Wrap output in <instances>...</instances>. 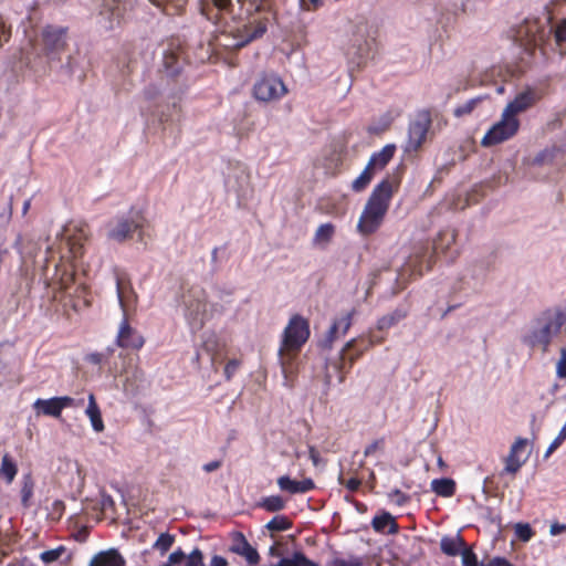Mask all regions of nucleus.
Listing matches in <instances>:
<instances>
[{"instance_id": "obj_1", "label": "nucleus", "mask_w": 566, "mask_h": 566, "mask_svg": "<svg viewBox=\"0 0 566 566\" xmlns=\"http://www.w3.org/2000/svg\"><path fill=\"white\" fill-rule=\"evenodd\" d=\"M201 0V13L214 25L220 27L214 36V50L234 52L264 35L273 18L269 0Z\"/></svg>"}, {"instance_id": "obj_2", "label": "nucleus", "mask_w": 566, "mask_h": 566, "mask_svg": "<svg viewBox=\"0 0 566 566\" xmlns=\"http://www.w3.org/2000/svg\"><path fill=\"white\" fill-rule=\"evenodd\" d=\"M310 335V323L300 314H294L290 318L282 333L277 356L284 384L289 387L294 386L298 371L297 359Z\"/></svg>"}, {"instance_id": "obj_3", "label": "nucleus", "mask_w": 566, "mask_h": 566, "mask_svg": "<svg viewBox=\"0 0 566 566\" xmlns=\"http://www.w3.org/2000/svg\"><path fill=\"white\" fill-rule=\"evenodd\" d=\"M565 325L566 305L546 308L533 319V326L523 336L522 342L531 348L539 347L545 354Z\"/></svg>"}, {"instance_id": "obj_4", "label": "nucleus", "mask_w": 566, "mask_h": 566, "mask_svg": "<svg viewBox=\"0 0 566 566\" xmlns=\"http://www.w3.org/2000/svg\"><path fill=\"white\" fill-rule=\"evenodd\" d=\"M392 196L394 185L388 178L381 180L374 188L357 223L360 234L365 237L374 234L381 227Z\"/></svg>"}, {"instance_id": "obj_5", "label": "nucleus", "mask_w": 566, "mask_h": 566, "mask_svg": "<svg viewBox=\"0 0 566 566\" xmlns=\"http://www.w3.org/2000/svg\"><path fill=\"white\" fill-rule=\"evenodd\" d=\"M116 291L119 305L124 312L123 319L118 327V333L115 343L118 347L124 349L139 350L145 345L144 336L137 329L130 326L127 317V293L134 294L129 281L124 277H116Z\"/></svg>"}, {"instance_id": "obj_6", "label": "nucleus", "mask_w": 566, "mask_h": 566, "mask_svg": "<svg viewBox=\"0 0 566 566\" xmlns=\"http://www.w3.org/2000/svg\"><path fill=\"white\" fill-rule=\"evenodd\" d=\"M69 43V28L59 24H46L41 29L38 45L48 59L60 60Z\"/></svg>"}, {"instance_id": "obj_7", "label": "nucleus", "mask_w": 566, "mask_h": 566, "mask_svg": "<svg viewBox=\"0 0 566 566\" xmlns=\"http://www.w3.org/2000/svg\"><path fill=\"white\" fill-rule=\"evenodd\" d=\"M521 122L502 112L501 118L496 122L483 136L481 145L483 147H492L513 138L520 130Z\"/></svg>"}, {"instance_id": "obj_8", "label": "nucleus", "mask_w": 566, "mask_h": 566, "mask_svg": "<svg viewBox=\"0 0 566 566\" xmlns=\"http://www.w3.org/2000/svg\"><path fill=\"white\" fill-rule=\"evenodd\" d=\"M287 94L284 82L274 74H263L253 85V96L261 102H274Z\"/></svg>"}, {"instance_id": "obj_9", "label": "nucleus", "mask_w": 566, "mask_h": 566, "mask_svg": "<svg viewBox=\"0 0 566 566\" xmlns=\"http://www.w3.org/2000/svg\"><path fill=\"white\" fill-rule=\"evenodd\" d=\"M431 113L428 109L418 112L416 119L409 124L407 150L417 151L426 142L431 127Z\"/></svg>"}, {"instance_id": "obj_10", "label": "nucleus", "mask_w": 566, "mask_h": 566, "mask_svg": "<svg viewBox=\"0 0 566 566\" xmlns=\"http://www.w3.org/2000/svg\"><path fill=\"white\" fill-rule=\"evenodd\" d=\"M544 97V91L537 87L527 86L517 93L513 101L507 103L505 111L511 116L518 118V114L524 113L534 107Z\"/></svg>"}, {"instance_id": "obj_11", "label": "nucleus", "mask_w": 566, "mask_h": 566, "mask_svg": "<svg viewBox=\"0 0 566 566\" xmlns=\"http://www.w3.org/2000/svg\"><path fill=\"white\" fill-rule=\"evenodd\" d=\"M75 406V399L69 396L53 397L50 399H36L33 409L38 415L59 418L64 408Z\"/></svg>"}, {"instance_id": "obj_12", "label": "nucleus", "mask_w": 566, "mask_h": 566, "mask_svg": "<svg viewBox=\"0 0 566 566\" xmlns=\"http://www.w3.org/2000/svg\"><path fill=\"white\" fill-rule=\"evenodd\" d=\"M528 440L526 438H517L511 446L509 454L504 459V469L502 474H516L526 462L528 454H525Z\"/></svg>"}, {"instance_id": "obj_13", "label": "nucleus", "mask_w": 566, "mask_h": 566, "mask_svg": "<svg viewBox=\"0 0 566 566\" xmlns=\"http://www.w3.org/2000/svg\"><path fill=\"white\" fill-rule=\"evenodd\" d=\"M143 221L144 217L139 213L134 219L122 218L117 221V224L109 230L108 238L117 242H123L132 238L133 233L143 227Z\"/></svg>"}, {"instance_id": "obj_14", "label": "nucleus", "mask_w": 566, "mask_h": 566, "mask_svg": "<svg viewBox=\"0 0 566 566\" xmlns=\"http://www.w3.org/2000/svg\"><path fill=\"white\" fill-rule=\"evenodd\" d=\"M87 240V233L83 228L75 229L65 241L67 249V255H63L62 259L73 261L81 258L84 253V243Z\"/></svg>"}, {"instance_id": "obj_15", "label": "nucleus", "mask_w": 566, "mask_h": 566, "mask_svg": "<svg viewBox=\"0 0 566 566\" xmlns=\"http://www.w3.org/2000/svg\"><path fill=\"white\" fill-rule=\"evenodd\" d=\"M277 485L282 491L291 494L307 493L315 489V483L311 478L301 481L292 480L289 475H282L277 479Z\"/></svg>"}, {"instance_id": "obj_16", "label": "nucleus", "mask_w": 566, "mask_h": 566, "mask_svg": "<svg viewBox=\"0 0 566 566\" xmlns=\"http://www.w3.org/2000/svg\"><path fill=\"white\" fill-rule=\"evenodd\" d=\"M126 562L117 549L103 551L94 555L88 566H125Z\"/></svg>"}, {"instance_id": "obj_17", "label": "nucleus", "mask_w": 566, "mask_h": 566, "mask_svg": "<svg viewBox=\"0 0 566 566\" xmlns=\"http://www.w3.org/2000/svg\"><path fill=\"white\" fill-rule=\"evenodd\" d=\"M408 314L409 307L406 305H400L397 308H395L391 313L381 316L377 321V329L380 332L388 331L389 328L405 319L408 316Z\"/></svg>"}, {"instance_id": "obj_18", "label": "nucleus", "mask_w": 566, "mask_h": 566, "mask_svg": "<svg viewBox=\"0 0 566 566\" xmlns=\"http://www.w3.org/2000/svg\"><path fill=\"white\" fill-rule=\"evenodd\" d=\"M239 543L232 545L231 552L245 558L249 565H256L260 562L258 551L250 545L243 534L239 533Z\"/></svg>"}, {"instance_id": "obj_19", "label": "nucleus", "mask_w": 566, "mask_h": 566, "mask_svg": "<svg viewBox=\"0 0 566 566\" xmlns=\"http://www.w3.org/2000/svg\"><path fill=\"white\" fill-rule=\"evenodd\" d=\"M356 314V310L353 308L346 315L336 319L332 326L329 327L326 336V343H328V347H331L332 343L337 338L338 331L342 329V334H346L349 327L352 326V321L354 315Z\"/></svg>"}, {"instance_id": "obj_20", "label": "nucleus", "mask_w": 566, "mask_h": 566, "mask_svg": "<svg viewBox=\"0 0 566 566\" xmlns=\"http://www.w3.org/2000/svg\"><path fill=\"white\" fill-rule=\"evenodd\" d=\"M396 153V146L392 144L386 145L381 150L374 153L368 161V166L376 170H382L388 163L392 159Z\"/></svg>"}, {"instance_id": "obj_21", "label": "nucleus", "mask_w": 566, "mask_h": 566, "mask_svg": "<svg viewBox=\"0 0 566 566\" xmlns=\"http://www.w3.org/2000/svg\"><path fill=\"white\" fill-rule=\"evenodd\" d=\"M182 59L176 52L168 51L163 57V69L160 70L167 77H176L182 70Z\"/></svg>"}, {"instance_id": "obj_22", "label": "nucleus", "mask_w": 566, "mask_h": 566, "mask_svg": "<svg viewBox=\"0 0 566 566\" xmlns=\"http://www.w3.org/2000/svg\"><path fill=\"white\" fill-rule=\"evenodd\" d=\"M86 416L90 418L93 429L96 432H102L105 429L104 421L102 419L101 409L95 400L93 394L88 395V405L85 410Z\"/></svg>"}, {"instance_id": "obj_23", "label": "nucleus", "mask_w": 566, "mask_h": 566, "mask_svg": "<svg viewBox=\"0 0 566 566\" xmlns=\"http://www.w3.org/2000/svg\"><path fill=\"white\" fill-rule=\"evenodd\" d=\"M431 490L439 496L451 497L455 494V481L450 478L434 479L431 481Z\"/></svg>"}, {"instance_id": "obj_24", "label": "nucleus", "mask_w": 566, "mask_h": 566, "mask_svg": "<svg viewBox=\"0 0 566 566\" xmlns=\"http://www.w3.org/2000/svg\"><path fill=\"white\" fill-rule=\"evenodd\" d=\"M371 526L376 532H384L389 526V534H396L399 530L395 517L388 512L376 515L371 521Z\"/></svg>"}, {"instance_id": "obj_25", "label": "nucleus", "mask_w": 566, "mask_h": 566, "mask_svg": "<svg viewBox=\"0 0 566 566\" xmlns=\"http://www.w3.org/2000/svg\"><path fill=\"white\" fill-rule=\"evenodd\" d=\"M465 542L461 536L450 537L446 536L440 542V548L442 553L448 556H457L461 553V548H464Z\"/></svg>"}, {"instance_id": "obj_26", "label": "nucleus", "mask_w": 566, "mask_h": 566, "mask_svg": "<svg viewBox=\"0 0 566 566\" xmlns=\"http://www.w3.org/2000/svg\"><path fill=\"white\" fill-rule=\"evenodd\" d=\"M92 502H93L92 509L97 512L96 516L98 518H102L109 512L114 513V511H115V502H114L113 497L106 493H101L99 497Z\"/></svg>"}, {"instance_id": "obj_27", "label": "nucleus", "mask_w": 566, "mask_h": 566, "mask_svg": "<svg viewBox=\"0 0 566 566\" xmlns=\"http://www.w3.org/2000/svg\"><path fill=\"white\" fill-rule=\"evenodd\" d=\"M270 566H319L317 563L308 559L304 553L295 552L292 557H283L276 564Z\"/></svg>"}, {"instance_id": "obj_28", "label": "nucleus", "mask_w": 566, "mask_h": 566, "mask_svg": "<svg viewBox=\"0 0 566 566\" xmlns=\"http://www.w3.org/2000/svg\"><path fill=\"white\" fill-rule=\"evenodd\" d=\"M335 234V226L331 222L321 224L314 234L313 242L318 245H327Z\"/></svg>"}, {"instance_id": "obj_29", "label": "nucleus", "mask_w": 566, "mask_h": 566, "mask_svg": "<svg viewBox=\"0 0 566 566\" xmlns=\"http://www.w3.org/2000/svg\"><path fill=\"white\" fill-rule=\"evenodd\" d=\"M0 473L3 475L7 483L9 484L14 480L18 473L17 463L9 453H6L2 457Z\"/></svg>"}, {"instance_id": "obj_30", "label": "nucleus", "mask_w": 566, "mask_h": 566, "mask_svg": "<svg viewBox=\"0 0 566 566\" xmlns=\"http://www.w3.org/2000/svg\"><path fill=\"white\" fill-rule=\"evenodd\" d=\"M375 170L366 165L361 174L352 182V190L355 192L364 191L373 180Z\"/></svg>"}, {"instance_id": "obj_31", "label": "nucleus", "mask_w": 566, "mask_h": 566, "mask_svg": "<svg viewBox=\"0 0 566 566\" xmlns=\"http://www.w3.org/2000/svg\"><path fill=\"white\" fill-rule=\"evenodd\" d=\"M259 505H260V507L264 509L265 511L273 513V512L282 511L285 507L286 503L282 496L271 495V496L263 497Z\"/></svg>"}, {"instance_id": "obj_32", "label": "nucleus", "mask_w": 566, "mask_h": 566, "mask_svg": "<svg viewBox=\"0 0 566 566\" xmlns=\"http://www.w3.org/2000/svg\"><path fill=\"white\" fill-rule=\"evenodd\" d=\"M293 522L285 515H276L268 522L266 528L271 532H283L292 528Z\"/></svg>"}, {"instance_id": "obj_33", "label": "nucleus", "mask_w": 566, "mask_h": 566, "mask_svg": "<svg viewBox=\"0 0 566 566\" xmlns=\"http://www.w3.org/2000/svg\"><path fill=\"white\" fill-rule=\"evenodd\" d=\"M175 543V535L169 533H161L157 541L154 543L153 548L160 552L161 555L166 554Z\"/></svg>"}, {"instance_id": "obj_34", "label": "nucleus", "mask_w": 566, "mask_h": 566, "mask_svg": "<svg viewBox=\"0 0 566 566\" xmlns=\"http://www.w3.org/2000/svg\"><path fill=\"white\" fill-rule=\"evenodd\" d=\"M515 534L521 541L528 542L533 537L534 531L527 523H517L515 525Z\"/></svg>"}, {"instance_id": "obj_35", "label": "nucleus", "mask_w": 566, "mask_h": 566, "mask_svg": "<svg viewBox=\"0 0 566 566\" xmlns=\"http://www.w3.org/2000/svg\"><path fill=\"white\" fill-rule=\"evenodd\" d=\"M478 103H479V99L472 98V99L465 102L464 104L459 105L458 107H455V109L453 112L454 116L461 117V116L471 114L473 112V109L476 107Z\"/></svg>"}, {"instance_id": "obj_36", "label": "nucleus", "mask_w": 566, "mask_h": 566, "mask_svg": "<svg viewBox=\"0 0 566 566\" xmlns=\"http://www.w3.org/2000/svg\"><path fill=\"white\" fill-rule=\"evenodd\" d=\"M241 365H242L241 359H237V358L230 359L224 366L226 380L230 381L233 378V376L237 374V371L239 370Z\"/></svg>"}, {"instance_id": "obj_37", "label": "nucleus", "mask_w": 566, "mask_h": 566, "mask_svg": "<svg viewBox=\"0 0 566 566\" xmlns=\"http://www.w3.org/2000/svg\"><path fill=\"white\" fill-rule=\"evenodd\" d=\"M63 551V546H60L59 548L55 549L44 551L41 553L40 558L43 563L50 564L57 560L61 557Z\"/></svg>"}, {"instance_id": "obj_38", "label": "nucleus", "mask_w": 566, "mask_h": 566, "mask_svg": "<svg viewBox=\"0 0 566 566\" xmlns=\"http://www.w3.org/2000/svg\"><path fill=\"white\" fill-rule=\"evenodd\" d=\"M327 566H363V562L359 557L355 556H352L348 559L336 557L332 559Z\"/></svg>"}, {"instance_id": "obj_39", "label": "nucleus", "mask_w": 566, "mask_h": 566, "mask_svg": "<svg viewBox=\"0 0 566 566\" xmlns=\"http://www.w3.org/2000/svg\"><path fill=\"white\" fill-rule=\"evenodd\" d=\"M385 448V438H379L368 444L364 450L366 458L374 455L377 451H381Z\"/></svg>"}, {"instance_id": "obj_40", "label": "nucleus", "mask_w": 566, "mask_h": 566, "mask_svg": "<svg viewBox=\"0 0 566 566\" xmlns=\"http://www.w3.org/2000/svg\"><path fill=\"white\" fill-rule=\"evenodd\" d=\"M463 566H479L476 554L470 548H463L461 552Z\"/></svg>"}, {"instance_id": "obj_41", "label": "nucleus", "mask_w": 566, "mask_h": 566, "mask_svg": "<svg viewBox=\"0 0 566 566\" xmlns=\"http://www.w3.org/2000/svg\"><path fill=\"white\" fill-rule=\"evenodd\" d=\"M11 38V27L8 25L2 15H0V49L9 42Z\"/></svg>"}, {"instance_id": "obj_42", "label": "nucleus", "mask_w": 566, "mask_h": 566, "mask_svg": "<svg viewBox=\"0 0 566 566\" xmlns=\"http://www.w3.org/2000/svg\"><path fill=\"white\" fill-rule=\"evenodd\" d=\"M556 375L560 379L566 378V347L560 348V357L556 364Z\"/></svg>"}, {"instance_id": "obj_43", "label": "nucleus", "mask_w": 566, "mask_h": 566, "mask_svg": "<svg viewBox=\"0 0 566 566\" xmlns=\"http://www.w3.org/2000/svg\"><path fill=\"white\" fill-rule=\"evenodd\" d=\"M356 344V340H350L349 343H347L346 347L344 348L343 350V354H342V357L340 359L343 361L346 360V358L348 357L349 359V364L350 366L354 364V361L361 355L363 353V349H360L358 353H356L355 355L353 354H349L348 350H350Z\"/></svg>"}, {"instance_id": "obj_44", "label": "nucleus", "mask_w": 566, "mask_h": 566, "mask_svg": "<svg viewBox=\"0 0 566 566\" xmlns=\"http://www.w3.org/2000/svg\"><path fill=\"white\" fill-rule=\"evenodd\" d=\"M389 496L395 500L398 506H403L410 501V496L399 489H395L389 493Z\"/></svg>"}, {"instance_id": "obj_45", "label": "nucleus", "mask_w": 566, "mask_h": 566, "mask_svg": "<svg viewBox=\"0 0 566 566\" xmlns=\"http://www.w3.org/2000/svg\"><path fill=\"white\" fill-rule=\"evenodd\" d=\"M160 95V90L155 84H149L147 87H145L143 92V97L147 102H153L157 99V97Z\"/></svg>"}, {"instance_id": "obj_46", "label": "nucleus", "mask_w": 566, "mask_h": 566, "mask_svg": "<svg viewBox=\"0 0 566 566\" xmlns=\"http://www.w3.org/2000/svg\"><path fill=\"white\" fill-rule=\"evenodd\" d=\"M185 559H186L185 552L181 548H178L169 555V558H168L169 563L167 565H171V566L180 565Z\"/></svg>"}, {"instance_id": "obj_47", "label": "nucleus", "mask_w": 566, "mask_h": 566, "mask_svg": "<svg viewBox=\"0 0 566 566\" xmlns=\"http://www.w3.org/2000/svg\"><path fill=\"white\" fill-rule=\"evenodd\" d=\"M555 38L558 43L566 42V18L558 23Z\"/></svg>"}, {"instance_id": "obj_48", "label": "nucleus", "mask_w": 566, "mask_h": 566, "mask_svg": "<svg viewBox=\"0 0 566 566\" xmlns=\"http://www.w3.org/2000/svg\"><path fill=\"white\" fill-rule=\"evenodd\" d=\"M480 566H513L509 560L502 557H494L489 560L486 564H481Z\"/></svg>"}, {"instance_id": "obj_49", "label": "nucleus", "mask_w": 566, "mask_h": 566, "mask_svg": "<svg viewBox=\"0 0 566 566\" xmlns=\"http://www.w3.org/2000/svg\"><path fill=\"white\" fill-rule=\"evenodd\" d=\"M361 484V481L357 478H350L345 482L346 489H348L350 492H356Z\"/></svg>"}, {"instance_id": "obj_50", "label": "nucleus", "mask_w": 566, "mask_h": 566, "mask_svg": "<svg viewBox=\"0 0 566 566\" xmlns=\"http://www.w3.org/2000/svg\"><path fill=\"white\" fill-rule=\"evenodd\" d=\"M221 465H222L221 460H214V461L203 464L202 469H203V471L210 473V472H213V471H217L218 469H220Z\"/></svg>"}, {"instance_id": "obj_51", "label": "nucleus", "mask_w": 566, "mask_h": 566, "mask_svg": "<svg viewBox=\"0 0 566 566\" xmlns=\"http://www.w3.org/2000/svg\"><path fill=\"white\" fill-rule=\"evenodd\" d=\"M428 254V247L427 245H420L418 248H416V252H415V259H416V262H422V259H424Z\"/></svg>"}, {"instance_id": "obj_52", "label": "nucleus", "mask_w": 566, "mask_h": 566, "mask_svg": "<svg viewBox=\"0 0 566 566\" xmlns=\"http://www.w3.org/2000/svg\"><path fill=\"white\" fill-rule=\"evenodd\" d=\"M22 502L25 504L32 495V484L24 483L21 490Z\"/></svg>"}, {"instance_id": "obj_53", "label": "nucleus", "mask_w": 566, "mask_h": 566, "mask_svg": "<svg viewBox=\"0 0 566 566\" xmlns=\"http://www.w3.org/2000/svg\"><path fill=\"white\" fill-rule=\"evenodd\" d=\"M228 565H229L228 560L223 556H220V555H214L210 562V566H228Z\"/></svg>"}, {"instance_id": "obj_54", "label": "nucleus", "mask_w": 566, "mask_h": 566, "mask_svg": "<svg viewBox=\"0 0 566 566\" xmlns=\"http://www.w3.org/2000/svg\"><path fill=\"white\" fill-rule=\"evenodd\" d=\"M308 455H310V459L312 460L313 464L317 465L319 462V452L316 450L315 447L311 446L308 448Z\"/></svg>"}, {"instance_id": "obj_55", "label": "nucleus", "mask_w": 566, "mask_h": 566, "mask_svg": "<svg viewBox=\"0 0 566 566\" xmlns=\"http://www.w3.org/2000/svg\"><path fill=\"white\" fill-rule=\"evenodd\" d=\"M103 355L99 353L90 354L87 360L92 364L98 365L102 363Z\"/></svg>"}, {"instance_id": "obj_56", "label": "nucleus", "mask_w": 566, "mask_h": 566, "mask_svg": "<svg viewBox=\"0 0 566 566\" xmlns=\"http://www.w3.org/2000/svg\"><path fill=\"white\" fill-rule=\"evenodd\" d=\"M566 531V526L565 525H560V524H553L551 526V534L552 535H558L560 534L562 532Z\"/></svg>"}, {"instance_id": "obj_57", "label": "nucleus", "mask_w": 566, "mask_h": 566, "mask_svg": "<svg viewBox=\"0 0 566 566\" xmlns=\"http://www.w3.org/2000/svg\"><path fill=\"white\" fill-rule=\"evenodd\" d=\"M64 509H65V505L62 501H55L53 503V511L56 512L59 514V516H62Z\"/></svg>"}, {"instance_id": "obj_58", "label": "nucleus", "mask_w": 566, "mask_h": 566, "mask_svg": "<svg viewBox=\"0 0 566 566\" xmlns=\"http://www.w3.org/2000/svg\"><path fill=\"white\" fill-rule=\"evenodd\" d=\"M559 448V446H557L554 441H552V443L549 444V447L547 448L546 452H545V458H548L553 452H555L557 449Z\"/></svg>"}, {"instance_id": "obj_59", "label": "nucleus", "mask_w": 566, "mask_h": 566, "mask_svg": "<svg viewBox=\"0 0 566 566\" xmlns=\"http://www.w3.org/2000/svg\"><path fill=\"white\" fill-rule=\"evenodd\" d=\"M432 250H433V254H438L439 253L440 247H439L437 241L433 242Z\"/></svg>"}, {"instance_id": "obj_60", "label": "nucleus", "mask_w": 566, "mask_h": 566, "mask_svg": "<svg viewBox=\"0 0 566 566\" xmlns=\"http://www.w3.org/2000/svg\"><path fill=\"white\" fill-rule=\"evenodd\" d=\"M29 208H30V201H29V200H27V201L24 202V205H23V213H27V212H28V210H29Z\"/></svg>"}, {"instance_id": "obj_61", "label": "nucleus", "mask_w": 566, "mask_h": 566, "mask_svg": "<svg viewBox=\"0 0 566 566\" xmlns=\"http://www.w3.org/2000/svg\"><path fill=\"white\" fill-rule=\"evenodd\" d=\"M217 255H218V248H214V249L212 250V260H213V261H214V260H217Z\"/></svg>"}, {"instance_id": "obj_62", "label": "nucleus", "mask_w": 566, "mask_h": 566, "mask_svg": "<svg viewBox=\"0 0 566 566\" xmlns=\"http://www.w3.org/2000/svg\"><path fill=\"white\" fill-rule=\"evenodd\" d=\"M455 307H457V306H450V307H448V310L442 314V317H446V316H447V314H448L449 312H451L452 310H454Z\"/></svg>"}, {"instance_id": "obj_63", "label": "nucleus", "mask_w": 566, "mask_h": 566, "mask_svg": "<svg viewBox=\"0 0 566 566\" xmlns=\"http://www.w3.org/2000/svg\"><path fill=\"white\" fill-rule=\"evenodd\" d=\"M314 7H317L321 3V0H308Z\"/></svg>"}, {"instance_id": "obj_64", "label": "nucleus", "mask_w": 566, "mask_h": 566, "mask_svg": "<svg viewBox=\"0 0 566 566\" xmlns=\"http://www.w3.org/2000/svg\"><path fill=\"white\" fill-rule=\"evenodd\" d=\"M270 554H271V555H275V554H276V547H275V546H272V547L270 548Z\"/></svg>"}]
</instances>
